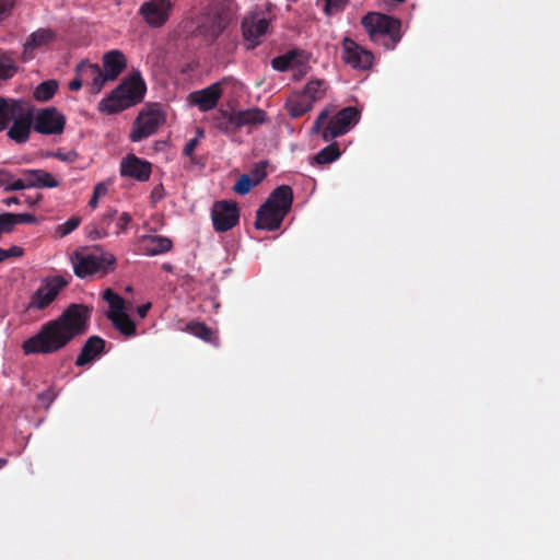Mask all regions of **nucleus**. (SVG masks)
<instances>
[{
  "label": "nucleus",
  "mask_w": 560,
  "mask_h": 560,
  "mask_svg": "<svg viewBox=\"0 0 560 560\" xmlns=\"http://www.w3.org/2000/svg\"><path fill=\"white\" fill-rule=\"evenodd\" d=\"M92 308L70 304L59 317L44 324L40 330L23 343L22 350H60L74 338L84 335L90 326Z\"/></svg>",
  "instance_id": "1"
},
{
  "label": "nucleus",
  "mask_w": 560,
  "mask_h": 560,
  "mask_svg": "<svg viewBox=\"0 0 560 560\" xmlns=\"http://www.w3.org/2000/svg\"><path fill=\"white\" fill-rule=\"evenodd\" d=\"M293 190L289 185H281L272 190L256 214L255 228L259 230H278L291 210Z\"/></svg>",
  "instance_id": "2"
},
{
  "label": "nucleus",
  "mask_w": 560,
  "mask_h": 560,
  "mask_svg": "<svg viewBox=\"0 0 560 560\" xmlns=\"http://www.w3.org/2000/svg\"><path fill=\"white\" fill-rule=\"evenodd\" d=\"M145 93V83L139 72L126 78L112 93L101 101L100 110L107 114L119 113L140 103Z\"/></svg>",
  "instance_id": "3"
},
{
  "label": "nucleus",
  "mask_w": 560,
  "mask_h": 560,
  "mask_svg": "<svg viewBox=\"0 0 560 560\" xmlns=\"http://www.w3.org/2000/svg\"><path fill=\"white\" fill-rule=\"evenodd\" d=\"M361 24L374 43H381L386 49H394L401 39L400 20L380 12H369Z\"/></svg>",
  "instance_id": "4"
},
{
  "label": "nucleus",
  "mask_w": 560,
  "mask_h": 560,
  "mask_svg": "<svg viewBox=\"0 0 560 560\" xmlns=\"http://www.w3.org/2000/svg\"><path fill=\"white\" fill-rule=\"evenodd\" d=\"M328 117L329 110H322L312 127V132H320L323 140L326 142L343 136L357 125L360 119V110L354 106L345 107L334 115L326 126H324Z\"/></svg>",
  "instance_id": "5"
},
{
  "label": "nucleus",
  "mask_w": 560,
  "mask_h": 560,
  "mask_svg": "<svg viewBox=\"0 0 560 560\" xmlns=\"http://www.w3.org/2000/svg\"><path fill=\"white\" fill-rule=\"evenodd\" d=\"M70 260L73 272L78 278L84 279L97 272L107 273L116 264V258L109 253H81L75 250L71 254Z\"/></svg>",
  "instance_id": "6"
},
{
  "label": "nucleus",
  "mask_w": 560,
  "mask_h": 560,
  "mask_svg": "<svg viewBox=\"0 0 560 560\" xmlns=\"http://www.w3.org/2000/svg\"><path fill=\"white\" fill-rule=\"evenodd\" d=\"M72 280L68 272L45 277L40 285L33 293L30 300V307L43 311L52 304L60 292L66 289Z\"/></svg>",
  "instance_id": "7"
},
{
  "label": "nucleus",
  "mask_w": 560,
  "mask_h": 560,
  "mask_svg": "<svg viewBox=\"0 0 560 560\" xmlns=\"http://www.w3.org/2000/svg\"><path fill=\"white\" fill-rule=\"evenodd\" d=\"M164 121L165 114L158 104L149 107L148 110H142L133 122L130 140L139 142L154 135Z\"/></svg>",
  "instance_id": "8"
},
{
  "label": "nucleus",
  "mask_w": 560,
  "mask_h": 560,
  "mask_svg": "<svg viewBox=\"0 0 560 560\" xmlns=\"http://www.w3.org/2000/svg\"><path fill=\"white\" fill-rule=\"evenodd\" d=\"M8 137L16 143H25L34 128V109L23 100H19V109L12 117Z\"/></svg>",
  "instance_id": "9"
},
{
  "label": "nucleus",
  "mask_w": 560,
  "mask_h": 560,
  "mask_svg": "<svg viewBox=\"0 0 560 560\" xmlns=\"http://www.w3.org/2000/svg\"><path fill=\"white\" fill-rule=\"evenodd\" d=\"M66 126V117L56 107L40 108L34 114V130L40 135H60Z\"/></svg>",
  "instance_id": "10"
},
{
  "label": "nucleus",
  "mask_w": 560,
  "mask_h": 560,
  "mask_svg": "<svg viewBox=\"0 0 560 560\" xmlns=\"http://www.w3.org/2000/svg\"><path fill=\"white\" fill-rule=\"evenodd\" d=\"M211 219L213 229L217 232H226L233 229L240 219V211L236 202L233 201H217L214 202L211 211Z\"/></svg>",
  "instance_id": "11"
},
{
  "label": "nucleus",
  "mask_w": 560,
  "mask_h": 560,
  "mask_svg": "<svg viewBox=\"0 0 560 560\" xmlns=\"http://www.w3.org/2000/svg\"><path fill=\"white\" fill-rule=\"evenodd\" d=\"M173 8L168 1L148 0L139 8V14L151 27H161L170 20Z\"/></svg>",
  "instance_id": "12"
},
{
  "label": "nucleus",
  "mask_w": 560,
  "mask_h": 560,
  "mask_svg": "<svg viewBox=\"0 0 560 560\" xmlns=\"http://www.w3.org/2000/svg\"><path fill=\"white\" fill-rule=\"evenodd\" d=\"M342 60L354 69L366 70L371 68L374 56L350 37H345L342 40Z\"/></svg>",
  "instance_id": "13"
},
{
  "label": "nucleus",
  "mask_w": 560,
  "mask_h": 560,
  "mask_svg": "<svg viewBox=\"0 0 560 560\" xmlns=\"http://www.w3.org/2000/svg\"><path fill=\"white\" fill-rule=\"evenodd\" d=\"M152 173V164L135 154H128L120 162V175L138 182L149 180Z\"/></svg>",
  "instance_id": "14"
},
{
  "label": "nucleus",
  "mask_w": 560,
  "mask_h": 560,
  "mask_svg": "<svg viewBox=\"0 0 560 560\" xmlns=\"http://www.w3.org/2000/svg\"><path fill=\"white\" fill-rule=\"evenodd\" d=\"M269 26V20L266 18H259L258 14H252L246 16L242 22V32L246 42L249 43L248 48H255Z\"/></svg>",
  "instance_id": "15"
},
{
  "label": "nucleus",
  "mask_w": 560,
  "mask_h": 560,
  "mask_svg": "<svg viewBox=\"0 0 560 560\" xmlns=\"http://www.w3.org/2000/svg\"><path fill=\"white\" fill-rule=\"evenodd\" d=\"M56 37V32L51 28H38L31 33L23 45L22 60H32L37 49L48 46Z\"/></svg>",
  "instance_id": "16"
},
{
  "label": "nucleus",
  "mask_w": 560,
  "mask_h": 560,
  "mask_svg": "<svg viewBox=\"0 0 560 560\" xmlns=\"http://www.w3.org/2000/svg\"><path fill=\"white\" fill-rule=\"evenodd\" d=\"M221 95V82H215L202 90L190 93L189 102L197 106L200 112H208L218 105Z\"/></svg>",
  "instance_id": "17"
},
{
  "label": "nucleus",
  "mask_w": 560,
  "mask_h": 560,
  "mask_svg": "<svg viewBox=\"0 0 560 560\" xmlns=\"http://www.w3.org/2000/svg\"><path fill=\"white\" fill-rule=\"evenodd\" d=\"M211 12L213 15L211 34L217 37L233 18V0H212Z\"/></svg>",
  "instance_id": "18"
},
{
  "label": "nucleus",
  "mask_w": 560,
  "mask_h": 560,
  "mask_svg": "<svg viewBox=\"0 0 560 560\" xmlns=\"http://www.w3.org/2000/svg\"><path fill=\"white\" fill-rule=\"evenodd\" d=\"M75 73L83 79L84 84L91 85L93 93H100L107 82L103 70L97 63L82 61L77 66Z\"/></svg>",
  "instance_id": "19"
},
{
  "label": "nucleus",
  "mask_w": 560,
  "mask_h": 560,
  "mask_svg": "<svg viewBox=\"0 0 560 560\" xmlns=\"http://www.w3.org/2000/svg\"><path fill=\"white\" fill-rule=\"evenodd\" d=\"M127 66V59L125 55L118 50L113 49L104 54L103 56V74L106 81H114L124 71Z\"/></svg>",
  "instance_id": "20"
},
{
  "label": "nucleus",
  "mask_w": 560,
  "mask_h": 560,
  "mask_svg": "<svg viewBox=\"0 0 560 560\" xmlns=\"http://www.w3.org/2000/svg\"><path fill=\"white\" fill-rule=\"evenodd\" d=\"M22 176H26L28 188H56L60 185L49 172L45 170H23Z\"/></svg>",
  "instance_id": "21"
},
{
  "label": "nucleus",
  "mask_w": 560,
  "mask_h": 560,
  "mask_svg": "<svg viewBox=\"0 0 560 560\" xmlns=\"http://www.w3.org/2000/svg\"><path fill=\"white\" fill-rule=\"evenodd\" d=\"M234 113L235 125L237 126V130L245 126L257 127L264 125L268 120L267 113L259 107L237 110Z\"/></svg>",
  "instance_id": "22"
},
{
  "label": "nucleus",
  "mask_w": 560,
  "mask_h": 560,
  "mask_svg": "<svg viewBox=\"0 0 560 560\" xmlns=\"http://www.w3.org/2000/svg\"><path fill=\"white\" fill-rule=\"evenodd\" d=\"M306 57L303 50L293 49L271 60V67L280 72L289 70L294 65H303Z\"/></svg>",
  "instance_id": "23"
},
{
  "label": "nucleus",
  "mask_w": 560,
  "mask_h": 560,
  "mask_svg": "<svg viewBox=\"0 0 560 560\" xmlns=\"http://www.w3.org/2000/svg\"><path fill=\"white\" fill-rule=\"evenodd\" d=\"M172 241L166 236H144L142 238V250L148 256L164 254L172 248Z\"/></svg>",
  "instance_id": "24"
},
{
  "label": "nucleus",
  "mask_w": 560,
  "mask_h": 560,
  "mask_svg": "<svg viewBox=\"0 0 560 560\" xmlns=\"http://www.w3.org/2000/svg\"><path fill=\"white\" fill-rule=\"evenodd\" d=\"M284 107L292 118H299L310 112L313 108V104L305 95L299 93L289 97Z\"/></svg>",
  "instance_id": "25"
},
{
  "label": "nucleus",
  "mask_w": 560,
  "mask_h": 560,
  "mask_svg": "<svg viewBox=\"0 0 560 560\" xmlns=\"http://www.w3.org/2000/svg\"><path fill=\"white\" fill-rule=\"evenodd\" d=\"M107 318L112 322L114 328L117 329L125 338H130L136 335V324L126 313V311L117 314L115 313L114 315H108Z\"/></svg>",
  "instance_id": "26"
},
{
  "label": "nucleus",
  "mask_w": 560,
  "mask_h": 560,
  "mask_svg": "<svg viewBox=\"0 0 560 560\" xmlns=\"http://www.w3.org/2000/svg\"><path fill=\"white\" fill-rule=\"evenodd\" d=\"M211 122L213 127L224 135H233L237 131L235 113L221 109L212 116Z\"/></svg>",
  "instance_id": "27"
},
{
  "label": "nucleus",
  "mask_w": 560,
  "mask_h": 560,
  "mask_svg": "<svg viewBox=\"0 0 560 560\" xmlns=\"http://www.w3.org/2000/svg\"><path fill=\"white\" fill-rule=\"evenodd\" d=\"M19 109V100L0 96V132L5 130Z\"/></svg>",
  "instance_id": "28"
},
{
  "label": "nucleus",
  "mask_w": 560,
  "mask_h": 560,
  "mask_svg": "<svg viewBox=\"0 0 560 560\" xmlns=\"http://www.w3.org/2000/svg\"><path fill=\"white\" fill-rule=\"evenodd\" d=\"M327 90V83L325 80L315 79L311 80L301 92L302 95H305L312 104L316 101H319L324 97Z\"/></svg>",
  "instance_id": "29"
},
{
  "label": "nucleus",
  "mask_w": 560,
  "mask_h": 560,
  "mask_svg": "<svg viewBox=\"0 0 560 560\" xmlns=\"http://www.w3.org/2000/svg\"><path fill=\"white\" fill-rule=\"evenodd\" d=\"M58 90V83L55 80H47L39 83L34 92L33 97L39 102L49 101Z\"/></svg>",
  "instance_id": "30"
},
{
  "label": "nucleus",
  "mask_w": 560,
  "mask_h": 560,
  "mask_svg": "<svg viewBox=\"0 0 560 560\" xmlns=\"http://www.w3.org/2000/svg\"><path fill=\"white\" fill-rule=\"evenodd\" d=\"M341 152L339 150L338 143L332 142L327 147L323 148L316 155H314L313 161L315 164H328L336 161L340 156Z\"/></svg>",
  "instance_id": "31"
},
{
  "label": "nucleus",
  "mask_w": 560,
  "mask_h": 560,
  "mask_svg": "<svg viewBox=\"0 0 560 560\" xmlns=\"http://www.w3.org/2000/svg\"><path fill=\"white\" fill-rule=\"evenodd\" d=\"M103 299L108 303L109 311L107 312L108 315H114L115 313H121L125 312V300L118 295L116 292H114L112 289H106L103 292Z\"/></svg>",
  "instance_id": "32"
},
{
  "label": "nucleus",
  "mask_w": 560,
  "mask_h": 560,
  "mask_svg": "<svg viewBox=\"0 0 560 560\" xmlns=\"http://www.w3.org/2000/svg\"><path fill=\"white\" fill-rule=\"evenodd\" d=\"M103 299L108 303L109 311L107 312L108 315H114L115 313H121L125 312V300L118 295L116 292H114L112 289H106L103 292Z\"/></svg>",
  "instance_id": "33"
},
{
  "label": "nucleus",
  "mask_w": 560,
  "mask_h": 560,
  "mask_svg": "<svg viewBox=\"0 0 560 560\" xmlns=\"http://www.w3.org/2000/svg\"><path fill=\"white\" fill-rule=\"evenodd\" d=\"M187 330L192 334L195 337H198L205 341H211L213 332L212 330L203 323L191 322L187 324Z\"/></svg>",
  "instance_id": "34"
},
{
  "label": "nucleus",
  "mask_w": 560,
  "mask_h": 560,
  "mask_svg": "<svg viewBox=\"0 0 560 560\" xmlns=\"http://www.w3.org/2000/svg\"><path fill=\"white\" fill-rule=\"evenodd\" d=\"M255 182L252 180V177L248 174H242L235 185L233 186L234 192L238 195H246L250 191L253 187H255Z\"/></svg>",
  "instance_id": "35"
},
{
  "label": "nucleus",
  "mask_w": 560,
  "mask_h": 560,
  "mask_svg": "<svg viewBox=\"0 0 560 560\" xmlns=\"http://www.w3.org/2000/svg\"><path fill=\"white\" fill-rule=\"evenodd\" d=\"M80 223H81L80 217H75V215L71 217L65 223L59 224L56 228V233L58 234V236L65 237V236L69 235L71 232H73L80 225Z\"/></svg>",
  "instance_id": "36"
},
{
  "label": "nucleus",
  "mask_w": 560,
  "mask_h": 560,
  "mask_svg": "<svg viewBox=\"0 0 560 560\" xmlns=\"http://www.w3.org/2000/svg\"><path fill=\"white\" fill-rule=\"evenodd\" d=\"M267 162L261 161L254 165V167L250 170V174H248L252 177V180L255 182L256 186L260 184L264 178L267 176L266 172Z\"/></svg>",
  "instance_id": "37"
},
{
  "label": "nucleus",
  "mask_w": 560,
  "mask_h": 560,
  "mask_svg": "<svg viewBox=\"0 0 560 560\" xmlns=\"http://www.w3.org/2000/svg\"><path fill=\"white\" fill-rule=\"evenodd\" d=\"M324 11L327 15H334L341 12L347 4L348 0H324Z\"/></svg>",
  "instance_id": "38"
},
{
  "label": "nucleus",
  "mask_w": 560,
  "mask_h": 560,
  "mask_svg": "<svg viewBox=\"0 0 560 560\" xmlns=\"http://www.w3.org/2000/svg\"><path fill=\"white\" fill-rule=\"evenodd\" d=\"M12 177H13L12 175H11V177H3V179L7 180V184L3 186L5 191L22 190V189L28 188V185H26L27 184L26 176H22V178H19L16 180L10 183Z\"/></svg>",
  "instance_id": "39"
},
{
  "label": "nucleus",
  "mask_w": 560,
  "mask_h": 560,
  "mask_svg": "<svg viewBox=\"0 0 560 560\" xmlns=\"http://www.w3.org/2000/svg\"><path fill=\"white\" fill-rule=\"evenodd\" d=\"M106 341L98 336H91L81 350H105Z\"/></svg>",
  "instance_id": "40"
},
{
  "label": "nucleus",
  "mask_w": 560,
  "mask_h": 560,
  "mask_svg": "<svg viewBox=\"0 0 560 560\" xmlns=\"http://www.w3.org/2000/svg\"><path fill=\"white\" fill-rule=\"evenodd\" d=\"M23 253V248L16 245H13L8 249L0 247V264L12 257H21Z\"/></svg>",
  "instance_id": "41"
},
{
  "label": "nucleus",
  "mask_w": 560,
  "mask_h": 560,
  "mask_svg": "<svg viewBox=\"0 0 560 560\" xmlns=\"http://www.w3.org/2000/svg\"><path fill=\"white\" fill-rule=\"evenodd\" d=\"M103 353L104 352H80V355L75 361V364L79 366H83L95 361L96 359H100Z\"/></svg>",
  "instance_id": "42"
},
{
  "label": "nucleus",
  "mask_w": 560,
  "mask_h": 560,
  "mask_svg": "<svg viewBox=\"0 0 560 560\" xmlns=\"http://www.w3.org/2000/svg\"><path fill=\"white\" fill-rule=\"evenodd\" d=\"M10 217L13 221V226L22 223H35L37 221L36 217L31 213H10Z\"/></svg>",
  "instance_id": "43"
},
{
  "label": "nucleus",
  "mask_w": 560,
  "mask_h": 560,
  "mask_svg": "<svg viewBox=\"0 0 560 560\" xmlns=\"http://www.w3.org/2000/svg\"><path fill=\"white\" fill-rule=\"evenodd\" d=\"M130 221H131L130 214L128 212H122L115 224L114 233L116 235L124 233L127 230Z\"/></svg>",
  "instance_id": "44"
},
{
  "label": "nucleus",
  "mask_w": 560,
  "mask_h": 560,
  "mask_svg": "<svg viewBox=\"0 0 560 560\" xmlns=\"http://www.w3.org/2000/svg\"><path fill=\"white\" fill-rule=\"evenodd\" d=\"M88 229H89L88 230V236L91 240H101V238H104V237L108 236V232H106L97 223L89 225Z\"/></svg>",
  "instance_id": "45"
},
{
  "label": "nucleus",
  "mask_w": 560,
  "mask_h": 560,
  "mask_svg": "<svg viewBox=\"0 0 560 560\" xmlns=\"http://www.w3.org/2000/svg\"><path fill=\"white\" fill-rule=\"evenodd\" d=\"M117 215V210H109L107 211L100 222L97 223L101 228H103L106 232L109 233V226L114 222Z\"/></svg>",
  "instance_id": "46"
},
{
  "label": "nucleus",
  "mask_w": 560,
  "mask_h": 560,
  "mask_svg": "<svg viewBox=\"0 0 560 560\" xmlns=\"http://www.w3.org/2000/svg\"><path fill=\"white\" fill-rule=\"evenodd\" d=\"M165 197V189L162 184L156 185L150 195V199L152 203H158Z\"/></svg>",
  "instance_id": "47"
},
{
  "label": "nucleus",
  "mask_w": 560,
  "mask_h": 560,
  "mask_svg": "<svg viewBox=\"0 0 560 560\" xmlns=\"http://www.w3.org/2000/svg\"><path fill=\"white\" fill-rule=\"evenodd\" d=\"M55 398H56V394L52 390H46L38 395V400L46 408H48L51 405V402L55 400Z\"/></svg>",
  "instance_id": "48"
},
{
  "label": "nucleus",
  "mask_w": 560,
  "mask_h": 560,
  "mask_svg": "<svg viewBox=\"0 0 560 560\" xmlns=\"http://www.w3.org/2000/svg\"><path fill=\"white\" fill-rule=\"evenodd\" d=\"M14 5V0H0V20L10 14Z\"/></svg>",
  "instance_id": "49"
},
{
  "label": "nucleus",
  "mask_w": 560,
  "mask_h": 560,
  "mask_svg": "<svg viewBox=\"0 0 560 560\" xmlns=\"http://www.w3.org/2000/svg\"><path fill=\"white\" fill-rule=\"evenodd\" d=\"M198 144V139L197 138H194V139H190L184 147V150H183V153L184 155L186 156H191V154L194 153L196 147Z\"/></svg>",
  "instance_id": "50"
},
{
  "label": "nucleus",
  "mask_w": 560,
  "mask_h": 560,
  "mask_svg": "<svg viewBox=\"0 0 560 560\" xmlns=\"http://www.w3.org/2000/svg\"><path fill=\"white\" fill-rule=\"evenodd\" d=\"M107 191H108L107 185L105 183H98L94 187L93 195L96 196L97 198H101V197L105 196L107 194Z\"/></svg>",
  "instance_id": "51"
},
{
  "label": "nucleus",
  "mask_w": 560,
  "mask_h": 560,
  "mask_svg": "<svg viewBox=\"0 0 560 560\" xmlns=\"http://www.w3.org/2000/svg\"><path fill=\"white\" fill-rule=\"evenodd\" d=\"M51 155L61 161H68V162H72L74 160V158L77 156V154L74 152H69V153L65 154L60 151H57V152L52 153Z\"/></svg>",
  "instance_id": "52"
},
{
  "label": "nucleus",
  "mask_w": 560,
  "mask_h": 560,
  "mask_svg": "<svg viewBox=\"0 0 560 560\" xmlns=\"http://www.w3.org/2000/svg\"><path fill=\"white\" fill-rule=\"evenodd\" d=\"M83 84H84L83 79L81 77L77 75L72 81H70L69 89L71 91H79Z\"/></svg>",
  "instance_id": "53"
},
{
  "label": "nucleus",
  "mask_w": 560,
  "mask_h": 560,
  "mask_svg": "<svg viewBox=\"0 0 560 560\" xmlns=\"http://www.w3.org/2000/svg\"><path fill=\"white\" fill-rule=\"evenodd\" d=\"M151 308V303H145L137 307V313L141 318H144L148 315V312Z\"/></svg>",
  "instance_id": "54"
},
{
  "label": "nucleus",
  "mask_w": 560,
  "mask_h": 560,
  "mask_svg": "<svg viewBox=\"0 0 560 560\" xmlns=\"http://www.w3.org/2000/svg\"><path fill=\"white\" fill-rule=\"evenodd\" d=\"M3 177H11V173L7 170H0V186H4L7 184V180H4Z\"/></svg>",
  "instance_id": "55"
},
{
  "label": "nucleus",
  "mask_w": 560,
  "mask_h": 560,
  "mask_svg": "<svg viewBox=\"0 0 560 560\" xmlns=\"http://www.w3.org/2000/svg\"><path fill=\"white\" fill-rule=\"evenodd\" d=\"M3 203L7 206L18 205V203H20V200L18 197H9V198L3 199Z\"/></svg>",
  "instance_id": "56"
},
{
  "label": "nucleus",
  "mask_w": 560,
  "mask_h": 560,
  "mask_svg": "<svg viewBox=\"0 0 560 560\" xmlns=\"http://www.w3.org/2000/svg\"><path fill=\"white\" fill-rule=\"evenodd\" d=\"M98 199L100 198H97L96 196L93 195L89 201V207H91L92 209H95L97 207Z\"/></svg>",
  "instance_id": "57"
},
{
  "label": "nucleus",
  "mask_w": 560,
  "mask_h": 560,
  "mask_svg": "<svg viewBox=\"0 0 560 560\" xmlns=\"http://www.w3.org/2000/svg\"><path fill=\"white\" fill-rule=\"evenodd\" d=\"M7 465V459L0 458V469Z\"/></svg>",
  "instance_id": "58"
},
{
  "label": "nucleus",
  "mask_w": 560,
  "mask_h": 560,
  "mask_svg": "<svg viewBox=\"0 0 560 560\" xmlns=\"http://www.w3.org/2000/svg\"><path fill=\"white\" fill-rule=\"evenodd\" d=\"M163 268H164V270H166V271H172V266H171V265H168V264L164 265V267H163Z\"/></svg>",
  "instance_id": "59"
}]
</instances>
